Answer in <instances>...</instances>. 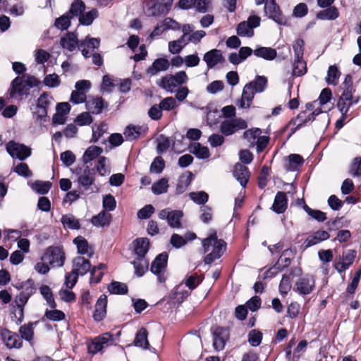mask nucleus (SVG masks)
<instances>
[{
    "label": "nucleus",
    "instance_id": "35",
    "mask_svg": "<svg viewBox=\"0 0 361 361\" xmlns=\"http://www.w3.org/2000/svg\"><path fill=\"white\" fill-rule=\"evenodd\" d=\"M356 257V251L354 250H348L346 252H343L342 259L343 262L339 263L341 269H338L339 272L347 269L354 262Z\"/></svg>",
    "mask_w": 361,
    "mask_h": 361
},
{
    "label": "nucleus",
    "instance_id": "7",
    "mask_svg": "<svg viewBox=\"0 0 361 361\" xmlns=\"http://www.w3.org/2000/svg\"><path fill=\"white\" fill-rule=\"evenodd\" d=\"M65 253L60 247H49L42 257V260L47 261L52 267H62L65 262Z\"/></svg>",
    "mask_w": 361,
    "mask_h": 361
},
{
    "label": "nucleus",
    "instance_id": "4",
    "mask_svg": "<svg viewBox=\"0 0 361 361\" xmlns=\"http://www.w3.org/2000/svg\"><path fill=\"white\" fill-rule=\"evenodd\" d=\"M168 257L167 252H161L155 257L151 264L150 271L157 276V280L160 283H164L166 280L165 271L167 267Z\"/></svg>",
    "mask_w": 361,
    "mask_h": 361
},
{
    "label": "nucleus",
    "instance_id": "40",
    "mask_svg": "<svg viewBox=\"0 0 361 361\" xmlns=\"http://www.w3.org/2000/svg\"><path fill=\"white\" fill-rule=\"evenodd\" d=\"M98 16L99 13L96 8H93L86 13L83 12L79 18L80 24L85 26L90 25Z\"/></svg>",
    "mask_w": 361,
    "mask_h": 361
},
{
    "label": "nucleus",
    "instance_id": "32",
    "mask_svg": "<svg viewBox=\"0 0 361 361\" xmlns=\"http://www.w3.org/2000/svg\"><path fill=\"white\" fill-rule=\"evenodd\" d=\"M103 152V149L100 147L92 145L89 147L82 156V161L85 164L90 162L97 157H99Z\"/></svg>",
    "mask_w": 361,
    "mask_h": 361
},
{
    "label": "nucleus",
    "instance_id": "45",
    "mask_svg": "<svg viewBox=\"0 0 361 361\" xmlns=\"http://www.w3.org/2000/svg\"><path fill=\"white\" fill-rule=\"evenodd\" d=\"M142 128V127L140 126L130 125L126 127L123 133L127 140H134L140 135Z\"/></svg>",
    "mask_w": 361,
    "mask_h": 361
},
{
    "label": "nucleus",
    "instance_id": "38",
    "mask_svg": "<svg viewBox=\"0 0 361 361\" xmlns=\"http://www.w3.org/2000/svg\"><path fill=\"white\" fill-rule=\"evenodd\" d=\"M262 131L259 128H252L243 133V137L250 142V147L255 145L256 139L262 134Z\"/></svg>",
    "mask_w": 361,
    "mask_h": 361
},
{
    "label": "nucleus",
    "instance_id": "60",
    "mask_svg": "<svg viewBox=\"0 0 361 361\" xmlns=\"http://www.w3.org/2000/svg\"><path fill=\"white\" fill-rule=\"evenodd\" d=\"M190 197L192 200L195 203L199 204H204L208 201L209 196L207 193L204 191L200 192H192L190 193Z\"/></svg>",
    "mask_w": 361,
    "mask_h": 361
},
{
    "label": "nucleus",
    "instance_id": "56",
    "mask_svg": "<svg viewBox=\"0 0 361 361\" xmlns=\"http://www.w3.org/2000/svg\"><path fill=\"white\" fill-rule=\"evenodd\" d=\"M250 83H252L256 92H262L267 86V78L265 76L257 75L255 80Z\"/></svg>",
    "mask_w": 361,
    "mask_h": 361
},
{
    "label": "nucleus",
    "instance_id": "26",
    "mask_svg": "<svg viewBox=\"0 0 361 361\" xmlns=\"http://www.w3.org/2000/svg\"><path fill=\"white\" fill-rule=\"evenodd\" d=\"M255 93L256 91L253 88L252 83L249 82L246 84L243 90L240 106L242 108H249Z\"/></svg>",
    "mask_w": 361,
    "mask_h": 361
},
{
    "label": "nucleus",
    "instance_id": "16",
    "mask_svg": "<svg viewBox=\"0 0 361 361\" xmlns=\"http://www.w3.org/2000/svg\"><path fill=\"white\" fill-rule=\"evenodd\" d=\"M95 169L90 168L86 166L81 174L78 177V182L79 185L87 190L95 181Z\"/></svg>",
    "mask_w": 361,
    "mask_h": 361
},
{
    "label": "nucleus",
    "instance_id": "39",
    "mask_svg": "<svg viewBox=\"0 0 361 361\" xmlns=\"http://www.w3.org/2000/svg\"><path fill=\"white\" fill-rule=\"evenodd\" d=\"M61 221L65 228L69 229H79L80 228L79 220L71 214L63 215Z\"/></svg>",
    "mask_w": 361,
    "mask_h": 361
},
{
    "label": "nucleus",
    "instance_id": "21",
    "mask_svg": "<svg viewBox=\"0 0 361 361\" xmlns=\"http://www.w3.org/2000/svg\"><path fill=\"white\" fill-rule=\"evenodd\" d=\"M250 175V173L247 166L240 163L235 165L233 176L243 188H245L249 180Z\"/></svg>",
    "mask_w": 361,
    "mask_h": 361
},
{
    "label": "nucleus",
    "instance_id": "52",
    "mask_svg": "<svg viewBox=\"0 0 361 361\" xmlns=\"http://www.w3.org/2000/svg\"><path fill=\"white\" fill-rule=\"evenodd\" d=\"M17 288L22 289V292L30 298L36 290L35 283L31 279L21 283L20 286H17Z\"/></svg>",
    "mask_w": 361,
    "mask_h": 361
},
{
    "label": "nucleus",
    "instance_id": "49",
    "mask_svg": "<svg viewBox=\"0 0 361 361\" xmlns=\"http://www.w3.org/2000/svg\"><path fill=\"white\" fill-rule=\"evenodd\" d=\"M236 32L240 37H251L254 35V30L246 21H242L238 25Z\"/></svg>",
    "mask_w": 361,
    "mask_h": 361
},
{
    "label": "nucleus",
    "instance_id": "30",
    "mask_svg": "<svg viewBox=\"0 0 361 361\" xmlns=\"http://www.w3.org/2000/svg\"><path fill=\"white\" fill-rule=\"evenodd\" d=\"M194 176L192 172L187 171L186 174H183L180 176L178 184L176 185V192L177 194L183 193L190 185Z\"/></svg>",
    "mask_w": 361,
    "mask_h": 361
},
{
    "label": "nucleus",
    "instance_id": "27",
    "mask_svg": "<svg viewBox=\"0 0 361 361\" xmlns=\"http://www.w3.org/2000/svg\"><path fill=\"white\" fill-rule=\"evenodd\" d=\"M189 152L196 156L198 159H204L210 156L207 147L202 146L200 142H194L189 145Z\"/></svg>",
    "mask_w": 361,
    "mask_h": 361
},
{
    "label": "nucleus",
    "instance_id": "31",
    "mask_svg": "<svg viewBox=\"0 0 361 361\" xmlns=\"http://www.w3.org/2000/svg\"><path fill=\"white\" fill-rule=\"evenodd\" d=\"M37 324L35 322H29L24 325H22L19 329V334L21 340L23 339L27 341H32L34 338V326Z\"/></svg>",
    "mask_w": 361,
    "mask_h": 361
},
{
    "label": "nucleus",
    "instance_id": "50",
    "mask_svg": "<svg viewBox=\"0 0 361 361\" xmlns=\"http://www.w3.org/2000/svg\"><path fill=\"white\" fill-rule=\"evenodd\" d=\"M168 187V180L163 178L152 185V191L155 195H160L166 192Z\"/></svg>",
    "mask_w": 361,
    "mask_h": 361
},
{
    "label": "nucleus",
    "instance_id": "44",
    "mask_svg": "<svg viewBox=\"0 0 361 361\" xmlns=\"http://www.w3.org/2000/svg\"><path fill=\"white\" fill-rule=\"evenodd\" d=\"M289 164L287 166L288 171H295L299 166H301L304 163V159L302 156L297 154H290L288 157Z\"/></svg>",
    "mask_w": 361,
    "mask_h": 361
},
{
    "label": "nucleus",
    "instance_id": "34",
    "mask_svg": "<svg viewBox=\"0 0 361 361\" xmlns=\"http://www.w3.org/2000/svg\"><path fill=\"white\" fill-rule=\"evenodd\" d=\"M111 219V215L105 211L100 212L97 215L92 216V224L97 227H104L109 225Z\"/></svg>",
    "mask_w": 361,
    "mask_h": 361
},
{
    "label": "nucleus",
    "instance_id": "55",
    "mask_svg": "<svg viewBox=\"0 0 361 361\" xmlns=\"http://www.w3.org/2000/svg\"><path fill=\"white\" fill-rule=\"evenodd\" d=\"M305 41L298 38L293 42L294 59H303Z\"/></svg>",
    "mask_w": 361,
    "mask_h": 361
},
{
    "label": "nucleus",
    "instance_id": "63",
    "mask_svg": "<svg viewBox=\"0 0 361 361\" xmlns=\"http://www.w3.org/2000/svg\"><path fill=\"white\" fill-rule=\"evenodd\" d=\"M44 84L49 87H56L60 85V79L57 74H49L44 79Z\"/></svg>",
    "mask_w": 361,
    "mask_h": 361
},
{
    "label": "nucleus",
    "instance_id": "12",
    "mask_svg": "<svg viewBox=\"0 0 361 361\" xmlns=\"http://www.w3.org/2000/svg\"><path fill=\"white\" fill-rule=\"evenodd\" d=\"M0 337L8 348H20L22 347L23 341L16 332H13L7 329H2L0 331Z\"/></svg>",
    "mask_w": 361,
    "mask_h": 361
},
{
    "label": "nucleus",
    "instance_id": "17",
    "mask_svg": "<svg viewBox=\"0 0 361 361\" xmlns=\"http://www.w3.org/2000/svg\"><path fill=\"white\" fill-rule=\"evenodd\" d=\"M85 106L90 113L99 114L108 107V103L102 97H97L85 101Z\"/></svg>",
    "mask_w": 361,
    "mask_h": 361
},
{
    "label": "nucleus",
    "instance_id": "18",
    "mask_svg": "<svg viewBox=\"0 0 361 361\" xmlns=\"http://www.w3.org/2000/svg\"><path fill=\"white\" fill-rule=\"evenodd\" d=\"M203 60L206 62L208 68L210 69L218 63H223L224 58L221 50L213 49L204 54Z\"/></svg>",
    "mask_w": 361,
    "mask_h": 361
},
{
    "label": "nucleus",
    "instance_id": "61",
    "mask_svg": "<svg viewBox=\"0 0 361 361\" xmlns=\"http://www.w3.org/2000/svg\"><path fill=\"white\" fill-rule=\"evenodd\" d=\"M102 204L105 210L111 212L115 209L116 201L112 195L109 194L103 197Z\"/></svg>",
    "mask_w": 361,
    "mask_h": 361
},
{
    "label": "nucleus",
    "instance_id": "25",
    "mask_svg": "<svg viewBox=\"0 0 361 361\" xmlns=\"http://www.w3.org/2000/svg\"><path fill=\"white\" fill-rule=\"evenodd\" d=\"M330 237L329 233L325 231H317L313 233L312 235L309 236L304 242V247L305 248L314 245L322 241L329 239Z\"/></svg>",
    "mask_w": 361,
    "mask_h": 361
},
{
    "label": "nucleus",
    "instance_id": "3",
    "mask_svg": "<svg viewBox=\"0 0 361 361\" xmlns=\"http://www.w3.org/2000/svg\"><path fill=\"white\" fill-rule=\"evenodd\" d=\"M247 128V122L241 118L226 119L220 124V132L225 136H230L240 130Z\"/></svg>",
    "mask_w": 361,
    "mask_h": 361
},
{
    "label": "nucleus",
    "instance_id": "14",
    "mask_svg": "<svg viewBox=\"0 0 361 361\" xmlns=\"http://www.w3.org/2000/svg\"><path fill=\"white\" fill-rule=\"evenodd\" d=\"M314 287V279L310 276L306 275L297 281L294 290L300 295H307L313 290Z\"/></svg>",
    "mask_w": 361,
    "mask_h": 361
},
{
    "label": "nucleus",
    "instance_id": "53",
    "mask_svg": "<svg viewBox=\"0 0 361 361\" xmlns=\"http://www.w3.org/2000/svg\"><path fill=\"white\" fill-rule=\"evenodd\" d=\"M262 336V333L259 330H251L248 334V342L252 346L257 347L261 344Z\"/></svg>",
    "mask_w": 361,
    "mask_h": 361
},
{
    "label": "nucleus",
    "instance_id": "64",
    "mask_svg": "<svg viewBox=\"0 0 361 361\" xmlns=\"http://www.w3.org/2000/svg\"><path fill=\"white\" fill-rule=\"evenodd\" d=\"M350 173L355 177L361 176V158L356 157L354 159L350 166Z\"/></svg>",
    "mask_w": 361,
    "mask_h": 361
},
{
    "label": "nucleus",
    "instance_id": "42",
    "mask_svg": "<svg viewBox=\"0 0 361 361\" xmlns=\"http://www.w3.org/2000/svg\"><path fill=\"white\" fill-rule=\"evenodd\" d=\"M307 63L303 59H294L292 75L295 77H300L307 73Z\"/></svg>",
    "mask_w": 361,
    "mask_h": 361
},
{
    "label": "nucleus",
    "instance_id": "20",
    "mask_svg": "<svg viewBox=\"0 0 361 361\" xmlns=\"http://www.w3.org/2000/svg\"><path fill=\"white\" fill-rule=\"evenodd\" d=\"M107 296L102 295L97 300L95 305V310L93 313V318L96 322H101L106 314Z\"/></svg>",
    "mask_w": 361,
    "mask_h": 361
},
{
    "label": "nucleus",
    "instance_id": "58",
    "mask_svg": "<svg viewBox=\"0 0 361 361\" xmlns=\"http://www.w3.org/2000/svg\"><path fill=\"white\" fill-rule=\"evenodd\" d=\"M291 278L290 275L283 274L279 283V291L282 295H286L291 288Z\"/></svg>",
    "mask_w": 361,
    "mask_h": 361
},
{
    "label": "nucleus",
    "instance_id": "36",
    "mask_svg": "<svg viewBox=\"0 0 361 361\" xmlns=\"http://www.w3.org/2000/svg\"><path fill=\"white\" fill-rule=\"evenodd\" d=\"M338 16V10L335 6L327 7V8L320 11L317 13V18L320 20H332L337 18Z\"/></svg>",
    "mask_w": 361,
    "mask_h": 361
},
{
    "label": "nucleus",
    "instance_id": "9",
    "mask_svg": "<svg viewBox=\"0 0 361 361\" xmlns=\"http://www.w3.org/2000/svg\"><path fill=\"white\" fill-rule=\"evenodd\" d=\"M183 214L180 210H171L169 208H166L161 210L158 216L161 219L166 220L168 224L172 228L181 227L180 219Z\"/></svg>",
    "mask_w": 361,
    "mask_h": 361
},
{
    "label": "nucleus",
    "instance_id": "2",
    "mask_svg": "<svg viewBox=\"0 0 361 361\" xmlns=\"http://www.w3.org/2000/svg\"><path fill=\"white\" fill-rule=\"evenodd\" d=\"M341 87L343 88V92L338 101L337 107L341 114L345 116L350 107L359 102V97L353 95L355 92V88L353 86V77L350 74L345 75Z\"/></svg>",
    "mask_w": 361,
    "mask_h": 361
},
{
    "label": "nucleus",
    "instance_id": "41",
    "mask_svg": "<svg viewBox=\"0 0 361 361\" xmlns=\"http://www.w3.org/2000/svg\"><path fill=\"white\" fill-rule=\"evenodd\" d=\"M108 290L111 294L125 295L128 293V288L126 283L119 281H114L110 283L108 286Z\"/></svg>",
    "mask_w": 361,
    "mask_h": 361
},
{
    "label": "nucleus",
    "instance_id": "19",
    "mask_svg": "<svg viewBox=\"0 0 361 361\" xmlns=\"http://www.w3.org/2000/svg\"><path fill=\"white\" fill-rule=\"evenodd\" d=\"M134 247L136 259L142 261L149 250V240L147 238H138L134 241Z\"/></svg>",
    "mask_w": 361,
    "mask_h": 361
},
{
    "label": "nucleus",
    "instance_id": "28",
    "mask_svg": "<svg viewBox=\"0 0 361 361\" xmlns=\"http://www.w3.org/2000/svg\"><path fill=\"white\" fill-rule=\"evenodd\" d=\"M157 85L169 92H173L174 89L178 86L176 85L172 74H168L162 77L157 81Z\"/></svg>",
    "mask_w": 361,
    "mask_h": 361
},
{
    "label": "nucleus",
    "instance_id": "5",
    "mask_svg": "<svg viewBox=\"0 0 361 361\" xmlns=\"http://www.w3.org/2000/svg\"><path fill=\"white\" fill-rule=\"evenodd\" d=\"M8 92L10 98L18 101H21L30 95L29 87H25L23 78L20 76H18L12 80Z\"/></svg>",
    "mask_w": 361,
    "mask_h": 361
},
{
    "label": "nucleus",
    "instance_id": "47",
    "mask_svg": "<svg viewBox=\"0 0 361 361\" xmlns=\"http://www.w3.org/2000/svg\"><path fill=\"white\" fill-rule=\"evenodd\" d=\"M341 72L336 66H330L327 71L326 81L329 85H336L338 83Z\"/></svg>",
    "mask_w": 361,
    "mask_h": 361
},
{
    "label": "nucleus",
    "instance_id": "57",
    "mask_svg": "<svg viewBox=\"0 0 361 361\" xmlns=\"http://www.w3.org/2000/svg\"><path fill=\"white\" fill-rule=\"evenodd\" d=\"M169 9L157 1L149 8V14L152 16H159L162 14H165L168 12Z\"/></svg>",
    "mask_w": 361,
    "mask_h": 361
},
{
    "label": "nucleus",
    "instance_id": "6",
    "mask_svg": "<svg viewBox=\"0 0 361 361\" xmlns=\"http://www.w3.org/2000/svg\"><path fill=\"white\" fill-rule=\"evenodd\" d=\"M264 13L269 18L272 19L279 25H286V18L283 15L276 0H267L264 5Z\"/></svg>",
    "mask_w": 361,
    "mask_h": 361
},
{
    "label": "nucleus",
    "instance_id": "62",
    "mask_svg": "<svg viewBox=\"0 0 361 361\" xmlns=\"http://www.w3.org/2000/svg\"><path fill=\"white\" fill-rule=\"evenodd\" d=\"M92 121L93 118L90 112H82L75 119V123L80 126L90 125Z\"/></svg>",
    "mask_w": 361,
    "mask_h": 361
},
{
    "label": "nucleus",
    "instance_id": "48",
    "mask_svg": "<svg viewBox=\"0 0 361 361\" xmlns=\"http://www.w3.org/2000/svg\"><path fill=\"white\" fill-rule=\"evenodd\" d=\"M53 101V97L49 93L44 92L37 99L36 105L48 111V108L52 105Z\"/></svg>",
    "mask_w": 361,
    "mask_h": 361
},
{
    "label": "nucleus",
    "instance_id": "1",
    "mask_svg": "<svg viewBox=\"0 0 361 361\" xmlns=\"http://www.w3.org/2000/svg\"><path fill=\"white\" fill-rule=\"evenodd\" d=\"M203 253L207 254L204 262L206 264H212L215 259L221 257L226 247V243L224 240L218 239L216 232L210 234L209 237L204 238L202 241Z\"/></svg>",
    "mask_w": 361,
    "mask_h": 361
},
{
    "label": "nucleus",
    "instance_id": "54",
    "mask_svg": "<svg viewBox=\"0 0 361 361\" xmlns=\"http://www.w3.org/2000/svg\"><path fill=\"white\" fill-rule=\"evenodd\" d=\"M132 264L135 268V274L138 277L142 276L148 269L149 263L148 261L145 259H143L142 261L139 262L135 260L132 262Z\"/></svg>",
    "mask_w": 361,
    "mask_h": 361
},
{
    "label": "nucleus",
    "instance_id": "59",
    "mask_svg": "<svg viewBox=\"0 0 361 361\" xmlns=\"http://www.w3.org/2000/svg\"><path fill=\"white\" fill-rule=\"evenodd\" d=\"M157 150L158 154H161L166 152L170 147V140L169 137L161 135L157 139Z\"/></svg>",
    "mask_w": 361,
    "mask_h": 361
},
{
    "label": "nucleus",
    "instance_id": "33",
    "mask_svg": "<svg viewBox=\"0 0 361 361\" xmlns=\"http://www.w3.org/2000/svg\"><path fill=\"white\" fill-rule=\"evenodd\" d=\"M254 54L267 61L274 59L277 56L276 50L271 47H261L254 50Z\"/></svg>",
    "mask_w": 361,
    "mask_h": 361
},
{
    "label": "nucleus",
    "instance_id": "13",
    "mask_svg": "<svg viewBox=\"0 0 361 361\" xmlns=\"http://www.w3.org/2000/svg\"><path fill=\"white\" fill-rule=\"evenodd\" d=\"M212 336L214 348L217 351L222 350L225 347L226 341L229 338L228 329L217 326L213 330Z\"/></svg>",
    "mask_w": 361,
    "mask_h": 361
},
{
    "label": "nucleus",
    "instance_id": "11",
    "mask_svg": "<svg viewBox=\"0 0 361 361\" xmlns=\"http://www.w3.org/2000/svg\"><path fill=\"white\" fill-rule=\"evenodd\" d=\"M60 44L63 49L73 51L75 49L85 47V41H79L75 32H68L60 39Z\"/></svg>",
    "mask_w": 361,
    "mask_h": 361
},
{
    "label": "nucleus",
    "instance_id": "10",
    "mask_svg": "<svg viewBox=\"0 0 361 361\" xmlns=\"http://www.w3.org/2000/svg\"><path fill=\"white\" fill-rule=\"evenodd\" d=\"M113 337L114 336L111 333H105L96 337L88 345V352L92 354H96L101 351L104 347L113 343Z\"/></svg>",
    "mask_w": 361,
    "mask_h": 361
},
{
    "label": "nucleus",
    "instance_id": "37",
    "mask_svg": "<svg viewBox=\"0 0 361 361\" xmlns=\"http://www.w3.org/2000/svg\"><path fill=\"white\" fill-rule=\"evenodd\" d=\"M85 4L82 0H75L71 4L70 9L66 13L71 16V18L74 17L80 18L81 14L85 11Z\"/></svg>",
    "mask_w": 361,
    "mask_h": 361
},
{
    "label": "nucleus",
    "instance_id": "43",
    "mask_svg": "<svg viewBox=\"0 0 361 361\" xmlns=\"http://www.w3.org/2000/svg\"><path fill=\"white\" fill-rule=\"evenodd\" d=\"M71 16L66 13L56 18L54 26L61 31L67 30L71 25Z\"/></svg>",
    "mask_w": 361,
    "mask_h": 361
},
{
    "label": "nucleus",
    "instance_id": "15",
    "mask_svg": "<svg viewBox=\"0 0 361 361\" xmlns=\"http://www.w3.org/2000/svg\"><path fill=\"white\" fill-rule=\"evenodd\" d=\"M72 274L83 276L92 269L90 262L83 257H76L73 261Z\"/></svg>",
    "mask_w": 361,
    "mask_h": 361
},
{
    "label": "nucleus",
    "instance_id": "24",
    "mask_svg": "<svg viewBox=\"0 0 361 361\" xmlns=\"http://www.w3.org/2000/svg\"><path fill=\"white\" fill-rule=\"evenodd\" d=\"M288 207V198L283 192H278L275 196L271 209L276 214H283Z\"/></svg>",
    "mask_w": 361,
    "mask_h": 361
},
{
    "label": "nucleus",
    "instance_id": "22",
    "mask_svg": "<svg viewBox=\"0 0 361 361\" xmlns=\"http://www.w3.org/2000/svg\"><path fill=\"white\" fill-rule=\"evenodd\" d=\"M73 243L76 245L78 254L82 255H87L89 257H92L93 256L94 250L84 237L79 235L74 238Z\"/></svg>",
    "mask_w": 361,
    "mask_h": 361
},
{
    "label": "nucleus",
    "instance_id": "23",
    "mask_svg": "<svg viewBox=\"0 0 361 361\" xmlns=\"http://www.w3.org/2000/svg\"><path fill=\"white\" fill-rule=\"evenodd\" d=\"M170 62L165 58H159L154 61L152 66L147 69V73L151 76L156 75L161 71L169 69Z\"/></svg>",
    "mask_w": 361,
    "mask_h": 361
},
{
    "label": "nucleus",
    "instance_id": "51",
    "mask_svg": "<svg viewBox=\"0 0 361 361\" xmlns=\"http://www.w3.org/2000/svg\"><path fill=\"white\" fill-rule=\"evenodd\" d=\"M51 187L49 181L36 180L32 184V188L39 194H47Z\"/></svg>",
    "mask_w": 361,
    "mask_h": 361
},
{
    "label": "nucleus",
    "instance_id": "29",
    "mask_svg": "<svg viewBox=\"0 0 361 361\" xmlns=\"http://www.w3.org/2000/svg\"><path fill=\"white\" fill-rule=\"evenodd\" d=\"M148 332L147 329L142 327L139 329L135 335L134 340V345L137 347L142 348L143 349H149V343L147 340Z\"/></svg>",
    "mask_w": 361,
    "mask_h": 361
},
{
    "label": "nucleus",
    "instance_id": "8",
    "mask_svg": "<svg viewBox=\"0 0 361 361\" xmlns=\"http://www.w3.org/2000/svg\"><path fill=\"white\" fill-rule=\"evenodd\" d=\"M7 152L13 158L23 161L31 155V149L27 146L17 143L14 141L8 142L6 145Z\"/></svg>",
    "mask_w": 361,
    "mask_h": 361
},
{
    "label": "nucleus",
    "instance_id": "46",
    "mask_svg": "<svg viewBox=\"0 0 361 361\" xmlns=\"http://www.w3.org/2000/svg\"><path fill=\"white\" fill-rule=\"evenodd\" d=\"M303 209L310 216L319 222H323L327 219L326 213L320 210L313 209L307 206L305 202Z\"/></svg>",
    "mask_w": 361,
    "mask_h": 361
}]
</instances>
